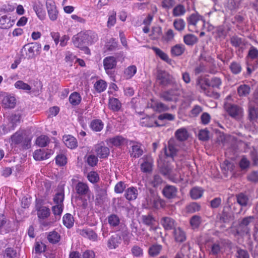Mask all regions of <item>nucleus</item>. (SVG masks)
I'll return each instance as SVG.
<instances>
[{"instance_id": "nucleus-16", "label": "nucleus", "mask_w": 258, "mask_h": 258, "mask_svg": "<svg viewBox=\"0 0 258 258\" xmlns=\"http://www.w3.org/2000/svg\"><path fill=\"white\" fill-rule=\"evenodd\" d=\"M62 140L66 146L69 148L75 149L78 146L76 139L71 135L63 136Z\"/></svg>"}, {"instance_id": "nucleus-22", "label": "nucleus", "mask_w": 258, "mask_h": 258, "mask_svg": "<svg viewBox=\"0 0 258 258\" xmlns=\"http://www.w3.org/2000/svg\"><path fill=\"white\" fill-rule=\"evenodd\" d=\"M138 195V190L134 187L127 188L125 190L124 197L128 201L134 200L137 199Z\"/></svg>"}, {"instance_id": "nucleus-18", "label": "nucleus", "mask_w": 258, "mask_h": 258, "mask_svg": "<svg viewBox=\"0 0 258 258\" xmlns=\"http://www.w3.org/2000/svg\"><path fill=\"white\" fill-rule=\"evenodd\" d=\"M175 84L174 78L168 73L162 71V86H172Z\"/></svg>"}, {"instance_id": "nucleus-31", "label": "nucleus", "mask_w": 258, "mask_h": 258, "mask_svg": "<svg viewBox=\"0 0 258 258\" xmlns=\"http://www.w3.org/2000/svg\"><path fill=\"white\" fill-rule=\"evenodd\" d=\"M121 107V103L119 100L115 98H110L109 99V107L113 111H118Z\"/></svg>"}, {"instance_id": "nucleus-19", "label": "nucleus", "mask_w": 258, "mask_h": 258, "mask_svg": "<svg viewBox=\"0 0 258 258\" xmlns=\"http://www.w3.org/2000/svg\"><path fill=\"white\" fill-rule=\"evenodd\" d=\"M121 237L118 234L112 235L108 240L107 246L110 249H115L121 242Z\"/></svg>"}, {"instance_id": "nucleus-24", "label": "nucleus", "mask_w": 258, "mask_h": 258, "mask_svg": "<svg viewBox=\"0 0 258 258\" xmlns=\"http://www.w3.org/2000/svg\"><path fill=\"white\" fill-rule=\"evenodd\" d=\"M173 234L175 240L177 242H183L186 239L184 232L179 227L174 229Z\"/></svg>"}, {"instance_id": "nucleus-53", "label": "nucleus", "mask_w": 258, "mask_h": 258, "mask_svg": "<svg viewBox=\"0 0 258 258\" xmlns=\"http://www.w3.org/2000/svg\"><path fill=\"white\" fill-rule=\"evenodd\" d=\"M185 22L182 19H176L173 22V26L178 31H182L185 27Z\"/></svg>"}, {"instance_id": "nucleus-23", "label": "nucleus", "mask_w": 258, "mask_h": 258, "mask_svg": "<svg viewBox=\"0 0 258 258\" xmlns=\"http://www.w3.org/2000/svg\"><path fill=\"white\" fill-rule=\"evenodd\" d=\"M143 154V150L140 144H136L132 146V150L130 151V155L132 157L137 158L141 156Z\"/></svg>"}, {"instance_id": "nucleus-34", "label": "nucleus", "mask_w": 258, "mask_h": 258, "mask_svg": "<svg viewBox=\"0 0 258 258\" xmlns=\"http://www.w3.org/2000/svg\"><path fill=\"white\" fill-rule=\"evenodd\" d=\"M104 124L100 119L93 120L90 123V127L95 132H100L103 128Z\"/></svg>"}, {"instance_id": "nucleus-51", "label": "nucleus", "mask_w": 258, "mask_h": 258, "mask_svg": "<svg viewBox=\"0 0 258 258\" xmlns=\"http://www.w3.org/2000/svg\"><path fill=\"white\" fill-rule=\"evenodd\" d=\"M254 219L253 216H248L243 218L239 223L238 226L240 228H246Z\"/></svg>"}, {"instance_id": "nucleus-54", "label": "nucleus", "mask_w": 258, "mask_h": 258, "mask_svg": "<svg viewBox=\"0 0 258 258\" xmlns=\"http://www.w3.org/2000/svg\"><path fill=\"white\" fill-rule=\"evenodd\" d=\"M87 178L90 182L95 183L99 181V176L96 172L91 171L88 174Z\"/></svg>"}, {"instance_id": "nucleus-10", "label": "nucleus", "mask_w": 258, "mask_h": 258, "mask_svg": "<svg viewBox=\"0 0 258 258\" xmlns=\"http://www.w3.org/2000/svg\"><path fill=\"white\" fill-rule=\"evenodd\" d=\"M165 154L167 157H173L176 155L177 149L175 147V141L173 139H170L168 141L167 148L164 149Z\"/></svg>"}, {"instance_id": "nucleus-60", "label": "nucleus", "mask_w": 258, "mask_h": 258, "mask_svg": "<svg viewBox=\"0 0 258 258\" xmlns=\"http://www.w3.org/2000/svg\"><path fill=\"white\" fill-rule=\"evenodd\" d=\"M230 217V213L224 208L220 216L219 220L222 223H226L229 220Z\"/></svg>"}, {"instance_id": "nucleus-45", "label": "nucleus", "mask_w": 258, "mask_h": 258, "mask_svg": "<svg viewBox=\"0 0 258 258\" xmlns=\"http://www.w3.org/2000/svg\"><path fill=\"white\" fill-rule=\"evenodd\" d=\"M198 38L192 34L185 35L183 37L184 42L188 45H192L198 41Z\"/></svg>"}, {"instance_id": "nucleus-17", "label": "nucleus", "mask_w": 258, "mask_h": 258, "mask_svg": "<svg viewBox=\"0 0 258 258\" xmlns=\"http://www.w3.org/2000/svg\"><path fill=\"white\" fill-rule=\"evenodd\" d=\"M2 104L4 108H13L16 105V100L14 96L7 95L4 97Z\"/></svg>"}, {"instance_id": "nucleus-62", "label": "nucleus", "mask_w": 258, "mask_h": 258, "mask_svg": "<svg viewBox=\"0 0 258 258\" xmlns=\"http://www.w3.org/2000/svg\"><path fill=\"white\" fill-rule=\"evenodd\" d=\"M64 200L63 192H59L55 194L53 198V201L56 204H61L62 205V202Z\"/></svg>"}, {"instance_id": "nucleus-52", "label": "nucleus", "mask_w": 258, "mask_h": 258, "mask_svg": "<svg viewBox=\"0 0 258 258\" xmlns=\"http://www.w3.org/2000/svg\"><path fill=\"white\" fill-rule=\"evenodd\" d=\"M106 83L102 80L97 81L94 84V87L98 92L104 91L106 89Z\"/></svg>"}, {"instance_id": "nucleus-8", "label": "nucleus", "mask_w": 258, "mask_h": 258, "mask_svg": "<svg viewBox=\"0 0 258 258\" xmlns=\"http://www.w3.org/2000/svg\"><path fill=\"white\" fill-rule=\"evenodd\" d=\"M143 162L141 164V170L144 173H149L153 169V160L150 155H146L142 158Z\"/></svg>"}, {"instance_id": "nucleus-5", "label": "nucleus", "mask_w": 258, "mask_h": 258, "mask_svg": "<svg viewBox=\"0 0 258 258\" xmlns=\"http://www.w3.org/2000/svg\"><path fill=\"white\" fill-rule=\"evenodd\" d=\"M41 48V44L37 42L29 43L23 46V49L26 51V57L29 59L39 55L40 53Z\"/></svg>"}, {"instance_id": "nucleus-9", "label": "nucleus", "mask_w": 258, "mask_h": 258, "mask_svg": "<svg viewBox=\"0 0 258 258\" xmlns=\"http://www.w3.org/2000/svg\"><path fill=\"white\" fill-rule=\"evenodd\" d=\"M79 234L85 238H88L92 241H97L98 235L91 228H84L78 231Z\"/></svg>"}, {"instance_id": "nucleus-32", "label": "nucleus", "mask_w": 258, "mask_h": 258, "mask_svg": "<svg viewBox=\"0 0 258 258\" xmlns=\"http://www.w3.org/2000/svg\"><path fill=\"white\" fill-rule=\"evenodd\" d=\"M21 115L20 113L12 114L10 118V127L11 130H14L18 123L20 122Z\"/></svg>"}, {"instance_id": "nucleus-48", "label": "nucleus", "mask_w": 258, "mask_h": 258, "mask_svg": "<svg viewBox=\"0 0 258 258\" xmlns=\"http://www.w3.org/2000/svg\"><path fill=\"white\" fill-rule=\"evenodd\" d=\"M108 222L110 226L116 227L119 225L120 219L117 215L111 214L108 217Z\"/></svg>"}, {"instance_id": "nucleus-38", "label": "nucleus", "mask_w": 258, "mask_h": 258, "mask_svg": "<svg viewBox=\"0 0 258 258\" xmlns=\"http://www.w3.org/2000/svg\"><path fill=\"white\" fill-rule=\"evenodd\" d=\"M14 86L16 88L23 90L26 92H30L31 89V87L29 84L25 83L21 80L17 81L15 83Z\"/></svg>"}, {"instance_id": "nucleus-35", "label": "nucleus", "mask_w": 258, "mask_h": 258, "mask_svg": "<svg viewBox=\"0 0 258 258\" xmlns=\"http://www.w3.org/2000/svg\"><path fill=\"white\" fill-rule=\"evenodd\" d=\"M161 251V246L159 244H154L149 247L148 253L150 256L155 257L160 253Z\"/></svg>"}, {"instance_id": "nucleus-1", "label": "nucleus", "mask_w": 258, "mask_h": 258, "mask_svg": "<svg viewBox=\"0 0 258 258\" xmlns=\"http://www.w3.org/2000/svg\"><path fill=\"white\" fill-rule=\"evenodd\" d=\"M11 145H19L23 149H28L31 147L32 138L27 135L24 131H18L11 136Z\"/></svg>"}, {"instance_id": "nucleus-41", "label": "nucleus", "mask_w": 258, "mask_h": 258, "mask_svg": "<svg viewBox=\"0 0 258 258\" xmlns=\"http://www.w3.org/2000/svg\"><path fill=\"white\" fill-rule=\"evenodd\" d=\"M60 238L59 234L55 231L49 232L47 236L48 240L52 244L58 242L60 240Z\"/></svg>"}, {"instance_id": "nucleus-58", "label": "nucleus", "mask_w": 258, "mask_h": 258, "mask_svg": "<svg viewBox=\"0 0 258 258\" xmlns=\"http://www.w3.org/2000/svg\"><path fill=\"white\" fill-rule=\"evenodd\" d=\"M236 256L237 258H249L248 251L240 247H237Z\"/></svg>"}, {"instance_id": "nucleus-21", "label": "nucleus", "mask_w": 258, "mask_h": 258, "mask_svg": "<svg viewBox=\"0 0 258 258\" xmlns=\"http://www.w3.org/2000/svg\"><path fill=\"white\" fill-rule=\"evenodd\" d=\"M14 21H11V18L4 15L0 17V28L9 29L14 24Z\"/></svg>"}, {"instance_id": "nucleus-28", "label": "nucleus", "mask_w": 258, "mask_h": 258, "mask_svg": "<svg viewBox=\"0 0 258 258\" xmlns=\"http://www.w3.org/2000/svg\"><path fill=\"white\" fill-rule=\"evenodd\" d=\"M162 226L166 230L174 229L175 221L170 217H164L162 219Z\"/></svg>"}, {"instance_id": "nucleus-25", "label": "nucleus", "mask_w": 258, "mask_h": 258, "mask_svg": "<svg viewBox=\"0 0 258 258\" xmlns=\"http://www.w3.org/2000/svg\"><path fill=\"white\" fill-rule=\"evenodd\" d=\"M33 9L37 17L41 20H44L45 17V12L43 9V5L40 3H35L33 6Z\"/></svg>"}, {"instance_id": "nucleus-11", "label": "nucleus", "mask_w": 258, "mask_h": 258, "mask_svg": "<svg viewBox=\"0 0 258 258\" xmlns=\"http://www.w3.org/2000/svg\"><path fill=\"white\" fill-rule=\"evenodd\" d=\"M95 151L98 157L106 158L109 155V149L101 144H97L95 147Z\"/></svg>"}, {"instance_id": "nucleus-61", "label": "nucleus", "mask_w": 258, "mask_h": 258, "mask_svg": "<svg viewBox=\"0 0 258 258\" xmlns=\"http://www.w3.org/2000/svg\"><path fill=\"white\" fill-rule=\"evenodd\" d=\"M55 162L59 166H63L67 163V158L63 154L58 155L55 157Z\"/></svg>"}, {"instance_id": "nucleus-33", "label": "nucleus", "mask_w": 258, "mask_h": 258, "mask_svg": "<svg viewBox=\"0 0 258 258\" xmlns=\"http://www.w3.org/2000/svg\"><path fill=\"white\" fill-rule=\"evenodd\" d=\"M202 222V217L199 215H194L190 219V225L192 229H198L200 226Z\"/></svg>"}, {"instance_id": "nucleus-3", "label": "nucleus", "mask_w": 258, "mask_h": 258, "mask_svg": "<svg viewBox=\"0 0 258 258\" xmlns=\"http://www.w3.org/2000/svg\"><path fill=\"white\" fill-rule=\"evenodd\" d=\"M151 107L153 108V109L156 111L157 112L159 113L158 115L154 114L152 116L150 117H147L144 118L145 121H143V123H144L145 121L147 122L148 120L150 121V122L147 123L145 124L146 126H160V125L158 123L157 121L156 117H157L159 120H161V113H160L161 111V103H157L155 102H152V104L151 105Z\"/></svg>"}, {"instance_id": "nucleus-27", "label": "nucleus", "mask_w": 258, "mask_h": 258, "mask_svg": "<svg viewBox=\"0 0 258 258\" xmlns=\"http://www.w3.org/2000/svg\"><path fill=\"white\" fill-rule=\"evenodd\" d=\"M175 136L177 140L183 142L188 139V134L186 128H181L176 131Z\"/></svg>"}, {"instance_id": "nucleus-57", "label": "nucleus", "mask_w": 258, "mask_h": 258, "mask_svg": "<svg viewBox=\"0 0 258 258\" xmlns=\"http://www.w3.org/2000/svg\"><path fill=\"white\" fill-rule=\"evenodd\" d=\"M230 69L234 74H237L241 71V66L237 62H232L230 66Z\"/></svg>"}, {"instance_id": "nucleus-63", "label": "nucleus", "mask_w": 258, "mask_h": 258, "mask_svg": "<svg viewBox=\"0 0 258 258\" xmlns=\"http://www.w3.org/2000/svg\"><path fill=\"white\" fill-rule=\"evenodd\" d=\"M247 56L252 59H256L258 57V50L251 46L249 50Z\"/></svg>"}, {"instance_id": "nucleus-47", "label": "nucleus", "mask_w": 258, "mask_h": 258, "mask_svg": "<svg viewBox=\"0 0 258 258\" xmlns=\"http://www.w3.org/2000/svg\"><path fill=\"white\" fill-rule=\"evenodd\" d=\"M250 88L247 85H241L238 87L237 92L240 96H245L250 93Z\"/></svg>"}, {"instance_id": "nucleus-49", "label": "nucleus", "mask_w": 258, "mask_h": 258, "mask_svg": "<svg viewBox=\"0 0 258 258\" xmlns=\"http://www.w3.org/2000/svg\"><path fill=\"white\" fill-rule=\"evenodd\" d=\"M203 192V191L201 188L195 187L190 190V195L192 199L196 200L202 196Z\"/></svg>"}, {"instance_id": "nucleus-64", "label": "nucleus", "mask_w": 258, "mask_h": 258, "mask_svg": "<svg viewBox=\"0 0 258 258\" xmlns=\"http://www.w3.org/2000/svg\"><path fill=\"white\" fill-rule=\"evenodd\" d=\"M247 179L252 182H258V171H252L247 176Z\"/></svg>"}, {"instance_id": "nucleus-59", "label": "nucleus", "mask_w": 258, "mask_h": 258, "mask_svg": "<svg viewBox=\"0 0 258 258\" xmlns=\"http://www.w3.org/2000/svg\"><path fill=\"white\" fill-rule=\"evenodd\" d=\"M230 42L235 47L240 46L243 43L242 39L237 36H232L230 39Z\"/></svg>"}, {"instance_id": "nucleus-20", "label": "nucleus", "mask_w": 258, "mask_h": 258, "mask_svg": "<svg viewBox=\"0 0 258 258\" xmlns=\"http://www.w3.org/2000/svg\"><path fill=\"white\" fill-rule=\"evenodd\" d=\"M176 191L177 189L174 186L166 185L162 190V193L166 198L170 199L175 196Z\"/></svg>"}, {"instance_id": "nucleus-12", "label": "nucleus", "mask_w": 258, "mask_h": 258, "mask_svg": "<svg viewBox=\"0 0 258 258\" xmlns=\"http://www.w3.org/2000/svg\"><path fill=\"white\" fill-rule=\"evenodd\" d=\"M52 154L51 150H47L46 152L44 149H39L36 150L33 157L36 160H43L49 158Z\"/></svg>"}, {"instance_id": "nucleus-29", "label": "nucleus", "mask_w": 258, "mask_h": 258, "mask_svg": "<svg viewBox=\"0 0 258 258\" xmlns=\"http://www.w3.org/2000/svg\"><path fill=\"white\" fill-rule=\"evenodd\" d=\"M185 51L184 46L182 44H176L171 48V54L174 56L182 55Z\"/></svg>"}, {"instance_id": "nucleus-30", "label": "nucleus", "mask_w": 258, "mask_h": 258, "mask_svg": "<svg viewBox=\"0 0 258 258\" xmlns=\"http://www.w3.org/2000/svg\"><path fill=\"white\" fill-rule=\"evenodd\" d=\"M96 200L98 201V203L104 201L107 196V191L106 188H101L97 186L96 188Z\"/></svg>"}, {"instance_id": "nucleus-56", "label": "nucleus", "mask_w": 258, "mask_h": 258, "mask_svg": "<svg viewBox=\"0 0 258 258\" xmlns=\"http://www.w3.org/2000/svg\"><path fill=\"white\" fill-rule=\"evenodd\" d=\"M142 219L143 223L148 226H151L155 222L154 218L150 215H143Z\"/></svg>"}, {"instance_id": "nucleus-7", "label": "nucleus", "mask_w": 258, "mask_h": 258, "mask_svg": "<svg viewBox=\"0 0 258 258\" xmlns=\"http://www.w3.org/2000/svg\"><path fill=\"white\" fill-rule=\"evenodd\" d=\"M46 7L49 19L52 21L56 20L58 11L55 3L51 0H47L46 2Z\"/></svg>"}, {"instance_id": "nucleus-13", "label": "nucleus", "mask_w": 258, "mask_h": 258, "mask_svg": "<svg viewBox=\"0 0 258 258\" xmlns=\"http://www.w3.org/2000/svg\"><path fill=\"white\" fill-rule=\"evenodd\" d=\"M116 58L113 56H108L103 60V66L104 69L107 72L109 73V70L114 68L116 66Z\"/></svg>"}, {"instance_id": "nucleus-15", "label": "nucleus", "mask_w": 258, "mask_h": 258, "mask_svg": "<svg viewBox=\"0 0 258 258\" xmlns=\"http://www.w3.org/2000/svg\"><path fill=\"white\" fill-rule=\"evenodd\" d=\"M75 189L80 196L87 195L89 192V188L87 183L79 181L76 185Z\"/></svg>"}, {"instance_id": "nucleus-36", "label": "nucleus", "mask_w": 258, "mask_h": 258, "mask_svg": "<svg viewBox=\"0 0 258 258\" xmlns=\"http://www.w3.org/2000/svg\"><path fill=\"white\" fill-rule=\"evenodd\" d=\"M63 223L68 228L72 227L74 223V219L70 214H66L63 217Z\"/></svg>"}, {"instance_id": "nucleus-39", "label": "nucleus", "mask_w": 258, "mask_h": 258, "mask_svg": "<svg viewBox=\"0 0 258 258\" xmlns=\"http://www.w3.org/2000/svg\"><path fill=\"white\" fill-rule=\"evenodd\" d=\"M186 12L184 6L181 4H178L173 9V15L175 17H179L183 15Z\"/></svg>"}, {"instance_id": "nucleus-40", "label": "nucleus", "mask_w": 258, "mask_h": 258, "mask_svg": "<svg viewBox=\"0 0 258 258\" xmlns=\"http://www.w3.org/2000/svg\"><path fill=\"white\" fill-rule=\"evenodd\" d=\"M137 72V68L135 66H131L127 67L124 71V76L126 79L132 78Z\"/></svg>"}, {"instance_id": "nucleus-50", "label": "nucleus", "mask_w": 258, "mask_h": 258, "mask_svg": "<svg viewBox=\"0 0 258 258\" xmlns=\"http://www.w3.org/2000/svg\"><path fill=\"white\" fill-rule=\"evenodd\" d=\"M49 142V138L46 136H40L37 138L36 144L40 147H44L46 146Z\"/></svg>"}, {"instance_id": "nucleus-42", "label": "nucleus", "mask_w": 258, "mask_h": 258, "mask_svg": "<svg viewBox=\"0 0 258 258\" xmlns=\"http://www.w3.org/2000/svg\"><path fill=\"white\" fill-rule=\"evenodd\" d=\"M164 99L167 101H171L176 99V91L174 90H170L164 92L162 95Z\"/></svg>"}, {"instance_id": "nucleus-4", "label": "nucleus", "mask_w": 258, "mask_h": 258, "mask_svg": "<svg viewBox=\"0 0 258 258\" xmlns=\"http://www.w3.org/2000/svg\"><path fill=\"white\" fill-rule=\"evenodd\" d=\"M224 108L228 114L233 118L238 119L242 116L243 109L238 105L226 102Z\"/></svg>"}, {"instance_id": "nucleus-44", "label": "nucleus", "mask_w": 258, "mask_h": 258, "mask_svg": "<svg viewBox=\"0 0 258 258\" xmlns=\"http://www.w3.org/2000/svg\"><path fill=\"white\" fill-rule=\"evenodd\" d=\"M236 200L237 203L241 206H246L248 201V197L243 193H240L236 195Z\"/></svg>"}, {"instance_id": "nucleus-26", "label": "nucleus", "mask_w": 258, "mask_h": 258, "mask_svg": "<svg viewBox=\"0 0 258 258\" xmlns=\"http://www.w3.org/2000/svg\"><path fill=\"white\" fill-rule=\"evenodd\" d=\"M196 85L205 93L208 90V87H210L209 80L207 78H199L197 80Z\"/></svg>"}, {"instance_id": "nucleus-43", "label": "nucleus", "mask_w": 258, "mask_h": 258, "mask_svg": "<svg viewBox=\"0 0 258 258\" xmlns=\"http://www.w3.org/2000/svg\"><path fill=\"white\" fill-rule=\"evenodd\" d=\"M81 101V97L77 92H74L71 94L69 97L70 103L74 106L78 105Z\"/></svg>"}, {"instance_id": "nucleus-55", "label": "nucleus", "mask_w": 258, "mask_h": 258, "mask_svg": "<svg viewBox=\"0 0 258 258\" xmlns=\"http://www.w3.org/2000/svg\"><path fill=\"white\" fill-rule=\"evenodd\" d=\"M201 206L197 203H192L186 207L187 212L188 213H195L200 211Z\"/></svg>"}, {"instance_id": "nucleus-14", "label": "nucleus", "mask_w": 258, "mask_h": 258, "mask_svg": "<svg viewBox=\"0 0 258 258\" xmlns=\"http://www.w3.org/2000/svg\"><path fill=\"white\" fill-rule=\"evenodd\" d=\"M126 139L121 136H116L115 137L109 138L106 140L108 145H111L116 147L120 146L123 145Z\"/></svg>"}, {"instance_id": "nucleus-46", "label": "nucleus", "mask_w": 258, "mask_h": 258, "mask_svg": "<svg viewBox=\"0 0 258 258\" xmlns=\"http://www.w3.org/2000/svg\"><path fill=\"white\" fill-rule=\"evenodd\" d=\"M50 214V210L46 207L40 208L37 211V215L39 218L45 219L48 217Z\"/></svg>"}, {"instance_id": "nucleus-37", "label": "nucleus", "mask_w": 258, "mask_h": 258, "mask_svg": "<svg viewBox=\"0 0 258 258\" xmlns=\"http://www.w3.org/2000/svg\"><path fill=\"white\" fill-rule=\"evenodd\" d=\"M258 118V108L250 106L248 108V118L251 122L256 121Z\"/></svg>"}, {"instance_id": "nucleus-6", "label": "nucleus", "mask_w": 258, "mask_h": 258, "mask_svg": "<svg viewBox=\"0 0 258 258\" xmlns=\"http://www.w3.org/2000/svg\"><path fill=\"white\" fill-rule=\"evenodd\" d=\"M186 21L187 26L190 31H192L190 29L196 28L199 24L204 22L203 17L198 13L191 14L187 18Z\"/></svg>"}, {"instance_id": "nucleus-2", "label": "nucleus", "mask_w": 258, "mask_h": 258, "mask_svg": "<svg viewBox=\"0 0 258 258\" xmlns=\"http://www.w3.org/2000/svg\"><path fill=\"white\" fill-rule=\"evenodd\" d=\"M89 41L90 36L88 32H81L72 38L74 45L77 47L85 50L87 53L90 52L89 48L86 46Z\"/></svg>"}]
</instances>
